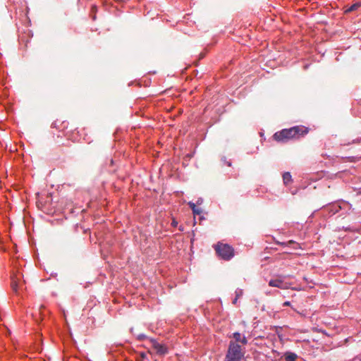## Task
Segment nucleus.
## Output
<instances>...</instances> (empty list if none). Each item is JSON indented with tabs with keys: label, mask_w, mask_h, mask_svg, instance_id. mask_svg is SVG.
I'll return each instance as SVG.
<instances>
[{
	"label": "nucleus",
	"mask_w": 361,
	"mask_h": 361,
	"mask_svg": "<svg viewBox=\"0 0 361 361\" xmlns=\"http://www.w3.org/2000/svg\"><path fill=\"white\" fill-rule=\"evenodd\" d=\"M309 132L308 128L303 126H297L288 129H283L274 134V138L278 142H286L291 139H298Z\"/></svg>",
	"instance_id": "nucleus-1"
},
{
	"label": "nucleus",
	"mask_w": 361,
	"mask_h": 361,
	"mask_svg": "<svg viewBox=\"0 0 361 361\" xmlns=\"http://www.w3.org/2000/svg\"><path fill=\"white\" fill-rule=\"evenodd\" d=\"M244 355L245 352L242 347L233 341H231L224 361H241Z\"/></svg>",
	"instance_id": "nucleus-2"
},
{
	"label": "nucleus",
	"mask_w": 361,
	"mask_h": 361,
	"mask_svg": "<svg viewBox=\"0 0 361 361\" xmlns=\"http://www.w3.org/2000/svg\"><path fill=\"white\" fill-rule=\"evenodd\" d=\"M214 249L217 255L224 260H230L234 256V249L228 244L218 243Z\"/></svg>",
	"instance_id": "nucleus-3"
},
{
	"label": "nucleus",
	"mask_w": 361,
	"mask_h": 361,
	"mask_svg": "<svg viewBox=\"0 0 361 361\" xmlns=\"http://www.w3.org/2000/svg\"><path fill=\"white\" fill-rule=\"evenodd\" d=\"M151 343L153 348L156 350V353L159 355H165L168 353L167 348L154 339H151Z\"/></svg>",
	"instance_id": "nucleus-4"
},
{
	"label": "nucleus",
	"mask_w": 361,
	"mask_h": 361,
	"mask_svg": "<svg viewBox=\"0 0 361 361\" xmlns=\"http://www.w3.org/2000/svg\"><path fill=\"white\" fill-rule=\"evenodd\" d=\"M269 286L271 287H276L281 289H287L288 286L283 282V280L280 277L274 279H271L269 282Z\"/></svg>",
	"instance_id": "nucleus-5"
},
{
	"label": "nucleus",
	"mask_w": 361,
	"mask_h": 361,
	"mask_svg": "<svg viewBox=\"0 0 361 361\" xmlns=\"http://www.w3.org/2000/svg\"><path fill=\"white\" fill-rule=\"evenodd\" d=\"M233 337L235 338V341L236 343L238 342L241 343L243 345H246L247 343V340L245 336H242L239 332H235L233 334Z\"/></svg>",
	"instance_id": "nucleus-6"
},
{
	"label": "nucleus",
	"mask_w": 361,
	"mask_h": 361,
	"mask_svg": "<svg viewBox=\"0 0 361 361\" xmlns=\"http://www.w3.org/2000/svg\"><path fill=\"white\" fill-rule=\"evenodd\" d=\"M298 357V355L292 352H287L284 355V358L286 361H295Z\"/></svg>",
	"instance_id": "nucleus-7"
},
{
	"label": "nucleus",
	"mask_w": 361,
	"mask_h": 361,
	"mask_svg": "<svg viewBox=\"0 0 361 361\" xmlns=\"http://www.w3.org/2000/svg\"><path fill=\"white\" fill-rule=\"evenodd\" d=\"M283 180L285 185H288L292 182V176L289 172H286L283 173Z\"/></svg>",
	"instance_id": "nucleus-8"
},
{
	"label": "nucleus",
	"mask_w": 361,
	"mask_h": 361,
	"mask_svg": "<svg viewBox=\"0 0 361 361\" xmlns=\"http://www.w3.org/2000/svg\"><path fill=\"white\" fill-rule=\"evenodd\" d=\"M188 205L192 209L194 214H200L202 213V209L200 208H197L195 203L190 202Z\"/></svg>",
	"instance_id": "nucleus-9"
},
{
	"label": "nucleus",
	"mask_w": 361,
	"mask_h": 361,
	"mask_svg": "<svg viewBox=\"0 0 361 361\" xmlns=\"http://www.w3.org/2000/svg\"><path fill=\"white\" fill-rule=\"evenodd\" d=\"M18 283L16 279L13 278L11 281V288L12 289L16 292L18 289Z\"/></svg>",
	"instance_id": "nucleus-10"
},
{
	"label": "nucleus",
	"mask_w": 361,
	"mask_h": 361,
	"mask_svg": "<svg viewBox=\"0 0 361 361\" xmlns=\"http://www.w3.org/2000/svg\"><path fill=\"white\" fill-rule=\"evenodd\" d=\"M360 6V4L356 3L353 4L348 10L347 11L351 12L357 10Z\"/></svg>",
	"instance_id": "nucleus-11"
},
{
	"label": "nucleus",
	"mask_w": 361,
	"mask_h": 361,
	"mask_svg": "<svg viewBox=\"0 0 361 361\" xmlns=\"http://www.w3.org/2000/svg\"><path fill=\"white\" fill-rule=\"evenodd\" d=\"M295 243L293 240H289L288 243H280L282 245H287L290 244H295Z\"/></svg>",
	"instance_id": "nucleus-12"
},
{
	"label": "nucleus",
	"mask_w": 361,
	"mask_h": 361,
	"mask_svg": "<svg viewBox=\"0 0 361 361\" xmlns=\"http://www.w3.org/2000/svg\"><path fill=\"white\" fill-rule=\"evenodd\" d=\"M171 224L173 226H176L178 224V222L173 219Z\"/></svg>",
	"instance_id": "nucleus-13"
},
{
	"label": "nucleus",
	"mask_w": 361,
	"mask_h": 361,
	"mask_svg": "<svg viewBox=\"0 0 361 361\" xmlns=\"http://www.w3.org/2000/svg\"><path fill=\"white\" fill-rule=\"evenodd\" d=\"M290 302L286 301V302H285L283 303V306H289V305H290Z\"/></svg>",
	"instance_id": "nucleus-14"
},
{
	"label": "nucleus",
	"mask_w": 361,
	"mask_h": 361,
	"mask_svg": "<svg viewBox=\"0 0 361 361\" xmlns=\"http://www.w3.org/2000/svg\"><path fill=\"white\" fill-rule=\"evenodd\" d=\"M145 337V336L144 335H140V336H138L139 339H140V340L143 339Z\"/></svg>",
	"instance_id": "nucleus-15"
},
{
	"label": "nucleus",
	"mask_w": 361,
	"mask_h": 361,
	"mask_svg": "<svg viewBox=\"0 0 361 361\" xmlns=\"http://www.w3.org/2000/svg\"><path fill=\"white\" fill-rule=\"evenodd\" d=\"M51 199H50V200H47V201H46L45 204H47V203L51 204Z\"/></svg>",
	"instance_id": "nucleus-16"
},
{
	"label": "nucleus",
	"mask_w": 361,
	"mask_h": 361,
	"mask_svg": "<svg viewBox=\"0 0 361 361\" xmlns=\"http://www.w3.org/2000/svg\"><path fill=\"white\" fill-rule=\"evenodd\" d=\"M37 203L41 204L43 207L44 206V204H42V202L39 200L37 201Z\"/></svg>",
	"instance_id": "nucleus-17"
},
{
	"label": "nucleus",
	"mask_w": 361,
	"mask_h": 361,
	"mask_svg": "<svg viewBox=\"0 0 361 361\" xmlns=\"http://www.w3.org/2000/svg\"><path fill=\"white\" fill-rule=\"evenodd\" d=\"M226 164H227V165H228V166H231V162H230V161H227V162H226Z\"/></svg>",
	"instance_id": "nucleus-18"
},
{
	"label": "nucleus",
	"mask_w": 361,
	"mask_h": 361,
	"mask_svg": "<svg viewBox=\"0 0 361 361\" xmlns=\"http://www.w3.org/2000/svg\"><path fill=\"white\" fill-rule=\"evenodd\" d=\"M237 300H238V298H235L234 299V300H233V302L234 304H235V303H236Z\"/></svg>",
	"instance_id": "nucleus-19"
}]
</instances>
